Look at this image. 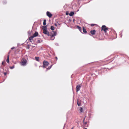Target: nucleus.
<instances>
[{"label": "nucleus", "mask_w": 129, "mask_h": 129, "mask_svg": "<svg viewBox=\"0 0 129 129\" xmlns=\"http://www.w3.org/2000/svg\"><path fill=\"white\" fill-rule=\"evenodd\" d=\"M56 32L52 31L51 32L50 35L51 37V38H53V39H51L52 40H53L55 38L54 37L56 36Z\"/></svg>", "instance_id": "1"}, {"label": "nucleus", "mask_w": 129, "mask_h": 129, "mask_svg": "<svg viewBox=\"0 0 129 129\" xmlns=\"http://www.w3.org/2000/svg\"><path fill=\"white\" fill-rule=\"evenodd\" d=\"M49 63L46 61H44L43 62V68H46L49 64Z\"/></svg>", "instance_id": "2"}, {"label": "nucleus", "mask_w": 129, "mask_h": 129, "mask_svg": "<svg viewBox=\"0 0 129 129\" xmlns=\"http://www.w3.org/2000/svg\"><path fill=\"white\" fill-rule=\"evenodd\" d=\"M26 60H22L21 62L20 63L22 65L24 66L26 64Z\"/></svg>", "instance_id": "3"}, {"label": "nucleus", "mask_w": 129, "mask_h": 129, "mask_svg": "<svg viewBox=\"0 0 129 129\" xmlns=\"http://www.w3.org/2000/svg\"><path fill=\"white\" fill-rule=\"evenodd\" d=\"M108 29V28H106V26L105 25H103L102 27V30H103L105 32H106Z\"/></svg>", "instance_id": "4"}, {"label": "nucleus", "mask_w": 129, "mask_h": 129, "mask_svg": "<svg viewBox=\"0 0 129 129\" xmlns=\"http://www.w3.org/2000/svg\"><path fill=\"white\" fill-rule=\"evenodd\" d=\"M80 87L81 86L80 85H78L76 87V89L77 92L79 91L80 90Z\"/></svg>", "instance_id": "5"}, {"label": "nucleus", "mask_w": 129, "mask_h": 129, "mask_svg": "<svg viewBox=\"0 0 129 129\" xmlns=\"http://www.w3.org/2000/svg\"><path fill=\"white\" fill-rule=\"evenodd\" d=\"M43 33L44 34L48 36L50 35L48 31L47 30L43 31Z\"/></svg>", "instance_id": "6"}, {"label": "nucleus", "mask_w": 129, "mask_h": 129, "mask_svg": "<svg viewBox=\"0 0 129 129\" xmlns=\"http://www.w3.org/2000/svg\"><path fill=\"white\" fill-rule=\"evenodd\" d=\"M47 15L49 17H51L52 16V14L49 12H47Z\"/></svg>", "instance_id": "7"}, {"label": "nucleus", "mask_w": 129, "mask_h": 129, "mask_svg": "<svg viewBox=\"0 0 129 129\" xmlns=\"http://www.w3.org/2000/svg\"><path fill=\"white\" fill-rule=\"evenodd\" d=\"M38 33L37 32H35L33 36V37H35L36 36H37L38 35Z\"/></svg>", "instance_id": "8"}, {"label": "nucleus", "mask_w": 129, "mask_h": 129, "mask_svg": "<svg viewBox=\"0 0 129 129\" xmlns=\"http://www.w3.org/2000/svg\"><path fill=\"white\" fill-rule=\"evenodd\" d=\"M42 29H43V31L47 30V28L46 26H43L42 27Z\"/></svg>", "instance_id": "9"}, {"label": "nucleus", "mask_w": 129, "mask_h": 129, "mask_svg": "<svg viewBox=\"0 0 129 129\" xmlns=\"http://www.w3.org/2000/svg\"><path fill=\"white\" fill-rule=\"evenodd\" d=\"M90 33L91 34L94 35L95 34V30H91L90 31Z\"/></svg>", "instance_id": "10"}, {"label": "nucleus", "mask_w": 129, "mask_h": 129, "mask_svg": "<svg viewBox=\"0 0 129 129\" xmlns=\"http://www.w3.org/2000/svg\"><path fill=\"white\" fill-rule=\"evenodd\" d=\"M74 14V12H71L69 14V15L70 16H72Z\"/></svg>", "instance_id": "11"}, {"label": "nucleus", "mask_w": 129, "mask_h": 129, "mask_svg": "<svg viewBox=\"0 0 129 129\" xmlns=\"http://www.w3.org/2000/svg\"><path fill=\"white\" fill-rule=\"evenodd\" d=\"M83 30L84 33H86L87 31L86 30V29L84 28V27L83 28Z\"/></svg>", "instance_id": "12"}, {"label": "nucleus", "mask_w": 129, "mask_h": 129, "mask_svg": "<svg viewBox=\"0 0 129 129\" xmlns=\"http://www.w3.org/2000/svg\"><path fill=\"white\" fill-rule=\"evenodd\" d=\"M6 61L8 63H9V55H8L7 56V59Z\"/></svg>", "instance_id": "13"}, {"label": "nucleus", "mask_w": 129, "mask_h": 129, "mask_svg": "<svg viewBox=\"0 0 129 129\" xmlns=\"http://www.w3.org/2000/svg\"><path fill=\"white\" fill-rule=\"evenodd\" d=\"M35 59L37 61H39V57H35Z\"/></svg>", "instance_id": "14"}, {"label": "nucleus", "mask_w": 129, "mask_h": 129, "mask_svg": "<svg viewBox=\"0 0 129 129\" xmlns=\"http://www.w3.org/2000/svg\"><path fill=\"white\" fill-rule=\"evenodd\" d=\"M43 24L44 25H45L46 24V20H44L43 22Z\"/></svg>", "instance_id": "15"}, {"label": "nucleus", "mask_w": 129, "mask_h": 129, "mask_svg": "<svg viewBox=\"0 0 129 129\" xmlns=\"http://www.w3.org/2000/svg\"><path fill=\"white\" fill-rule=\"evenodd\" d=\"M51 29L52 30H53L54 29V27L53 26H51Z\"/></svg>", "instance_id": "16"}, {"label": "nucleus", "mask_w": 129, "mask_h": 129, "mask_svg": "<svg viewBox=\"0 0 129 129\" xmlns=\"http://www.w3.org/2000/svg\"><path fill=\"white\" fill-rule=\"evenodd\" d=\"M34 38L33 36H32L30 37L29 38V40H31L33 39V38Z\"/></svg>", "instance_id": "17"}, {"label": "nucleus", "mask_w": 129, "mask_h": 129, "mask_svg": "<svg viewBox=\"0 0 129 129\" xmlns=\"http://www.w3.org/2000/svg\"><path fill=\"white\" fill-rule=\"evenodd\" d=\"M52 66V65H51L48 68H47V69L46 71H47L48 70H49L51 68Z\"/></svg>", "instance_id": "18"}, {"label": "nucleus", "mask_w": 129, "mask_h": 129, "mask_svg": "<svg viewBox=\"0 0 129 129\" xmlns=\"http://www.w3.org/2000/svg\"><path fill=\"white\" fill-rule=\"evenodd\" d=\"M77 27L79 30L81 31V28L79 26H77Z\"/></svg>", "instance_id": "19"}, {"label": "nucleus", "mask_w": 129, "mask_h": 129, "mask_svg": "<svg viewBox=\"0 0 129 129\" xmlns=\"http://www.w3.org/2000/svg\"><path fill=\"white\" fill-rule=\"evenodd\" d=\"M77 104H78V106H80L81 105V103H79L78 101H77Z\"/></svg>", "instance_id": "20"}, {"label": "nucleus", "mask_w": 129, "mask_h": 129, "mask_svg": "<svg viewBox=\"0 0 129 129\" xmlns=\"http://www.w3.org/2000/svg\"><path fill=\"white\" fill-rule=\"evenodd\" d=\"M85 119V118H84L83 119V122L84 123V124L86 125L87 124V122H84V121Z\"/></svg>", "instance_id": "21"}, {"label": "nucleus", "mask_w": 129, "mask_h": 129, "mask_svg": "<svg viewBox=\"0 0 129 129\" xmlns=\"http://www.w3.org/2000/svg\"><path fill=\"white\" fill-rule=\"evenodd\" d=\"M80 111L81 112H82L83 111V109L82 108H81L80 109Z\"/></svg>", "instance_id": "22"}, {"label": "nucleus", "mask_w": 129, "mask_h": 129, "mask_svg": "<svg viewBox=\"0 0 129 129\" xmlns=\"http://www.w3.org/2000/svg\"><path fill=\"white\" fill-rule=\"evenodd\" d=\"M14 68V66H13L11 67H10V68L11 69H13Z\"/></svg>", "instance_id": "23"}, {"label": "nucleus", "mask_w": 129, "mask_h": 129, "mask_svg": "<svg viewBox=\"0 0 129 129\" xmlns=\"http://www.w3.org/2000/svg\"><path fill=\"white\" fill-rule=\"evenodd\" d=\"M94 24H91V26H92L94 25Z\"/></svg>", "instance_id": "24"}, {"label": "nucleus", "mask_w": 129, "mask_h": 129, "mask_svg": "<svg viewBox=\"0 0 129 129\" xmlns=\"http://www.w3.org/2000/svg\"><path fill=\"white\" fill-rule=\"evenodd\" d=\"M7 73L6 72L4 73V74L5 75H7Z\"/></svg>", "instance_id": "25"}, {"label": "nucleus", "mask_w": 129, "mask_h": 129, "mask_svg": "<svg viewBox=\"0 0 129 129\" xmlns=\"http://www.w3.org/2000/svg\"><path fill=\"white\" fill-rule=\"evenodd\" d=\"M14 48H15V47H13L11 48V49L12 50V49H14Z\"/></svg>", "instance_id": "26"}, {"label": "nucleus", "mask_w": 129, "mask_h": 129, "mask_svg": "<svg viewBox=\"0 0 129 129\" xmlns=\"http://www.w3.org/2000/svg\"><path fill=\"white\" fill-rule=\"evenodd\" d=\"M68 14H69V13H67V12H66V15H68Z\"/></svg>", "instance_id": "27"}, {"label": "nucleus", "mask_w": 129, "mask_h": 129, "mask_svg": "<svg viewBox=\"0 0 129 129\" xmlns=\"http://www.w3.org/2000/svg\"><path fill=\"white\" fill-rule=\"evenodd\" d=\"M2 65H4V62L3 61L2 63Z\"/></svg>", "instance_id": "28"}, {"label": "nucleus", "mask_w": 129, "mask_h": 129, "mask_svg": "<svg viewBox=\"0 0 129 129\" xmlns=\"http://www.w3.org/2000/svg\"><path fill=\"white\" fill-rule=\"evenodd\" d=\"M55 58H56V60L57 59V57H56Z\"/></svg>", "instance_id": "29"}, {"label": "nucleus", "mask_w": 129, "mask_h": 129, "mask_svg": "<svg viewBox=\"0 0 129 129\" xmlns=\"http://www.w3.org/2000/svg\"><path fill=\"white\" fill-rule=\"evenodd\" d=\"M55 26H57V24H55Z\"/></svg>", "instance_id": "30"}, {"label": "nucleus", "mask_w": 129, "mask_h": 129, "mask_svg": "<svg viewBox=\"0 0 129 129\" xmlns=\"http://www.w3.org/2000/svg\"><path fill=\"white\" fill-rule=\"evenodd\" d=\"M51 40H51V39H53V38H51Z\"/></svg>", "instance_id": "31"}, {"label": "nucleus", "mask_w": 129, "mask_h": 129, "mask_svg": "<svg viewBox=\"0 0 129 129\" xmlns=\"http://www.w3.org/2000/svg\"><path fill=\"white\" fill-rule=\"evenodd\" d=\"M87 129V128H85V129Z\"/></svg>", "instance_id": "32"}, {"label": "nucleus", "mask_w": 129, "mask_h": 129, "mask_svg": "<svg viewBox=\"0 0 129 129\" xmlns=\"http://www.w3.org/2000/svg\"><path fill=\"white\" fill-rule=\"evenodd\" d=\"M73 129V128H72V129Z\"/></svg>", "instance_id": "33"}]
</instances>
